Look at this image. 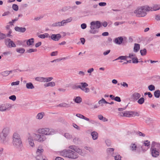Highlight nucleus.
<instances>
[{"label":"nucleus","mask_w":160,"mask_h":160,"mask_svg":"<svg viewBox=\"0 0 160 160\" xmlns=\"http://www.w3.org/2000/svg\"><path fill=\"white\" fill-rule=\"evenodd\" d=\"M61 155L71 159H76L78 158V155L75 152L70 150H64L60 152Z\"/></svg>","instance_id":"f257e3e1"},{"label":"nucleus","mask_w":160,"mask_h":160,"mask_svg":"<svg viewBox=\"0 0 160 160\" xmlns=\"http://www.w3.org/2000/svg\"><path fill=\"white\" fill-rule=\"evenodd\" d=\"M148 6H142L138 8L134 11V13L137 17H144L147 15V12H149Z\"/></svg>","instance_id":"f03ea898"},{"label":"nucleus","mask_w":160,"mask_h":160,"mask_svg":"<svg viewBox=\"0 0 160 160\" xmlns=\"http://www.w3.org/2000/svg\"><path fill=\"white\" fill-rule=\"evenodd\" d=\"M38 133L42 134L45 136H50L54 135L55 133V130L48 128H39L37 131Z\"/></svg>","instance_id":"7ed1b4c3"},{"label":"nucleus","mask_w":160,"mask_h":160,"mask_svg":"<svg viewBox=\"0 0 160 160\" xmlns=\"http://www.w3.org/2000/svg\"><path fill=\"white\" fill-rule=\"evenodd\" d=\"M12 142L13 145L17 148H19L22 146L21 139L18 133H14Z\"/></svg>","instance_id":"20e7f679"},{"label":"nucleus","mask_w":160,"mask_h":160,"mask_svg":"<svg viewBox=\"0 0 160 160\" xmlns=\"http://www.w3.org/2000/svg\"><path fill=\"white\" fill-rule=\"evenodd\" d=\"M9 133V128L6 127L3 129L0 134V140L2 142L5 143L7 142L8 140V136Z\"/></svg>","instance_id":"39448f33"},{"label":"nucleus","mask_w":160,"mask_h":160,"mask_svg":"<svg viewBox=\"0 0 160 160\" xmlns=\"http://www.w3.org/2000/svg\"><path fill=\"white\" fill-rule=\"evenodd\" d=\"M90 28L91 30L90 31V32L91 33H95L97 31L95 29L99 28L101 25L100 22L99 21L92 22L90 23Z\"/></svg>","instance_id":"423d86ee"},{"label":"nucleus","mask_w":160,"mask_h":160,"mask_svg":"<svg viewBox=\"0 0 160 160\" xmlns=\"http://www.w3.org/2000/svg\"><path fill=\"white\" fill-rule=\"evenodd\" d=\"M88 85L86 82H81L79 85L77 86V88L80 89L82 91L86 93H88L90 92V89L87 87Z\"/></svg>","instance_id":"0eeeda50"},{"label":"nucleus","mask_w":160,"mask_h":160,"mask_svg":"<svg viewBox=\"0 0 160 160\" xmlns=\"http://www.w3.org/2000/svg\"><path fill=\"white\" fill-rule=\"evenodd\" d=\"M34 135L36 136V137L34 138V140L38 142L42 143L46 140V138L45 136L42 134L36 133V134Z\"/></svg>","instance_id":"6e6552de"},{"label":"nucleus","mask_w":160,"mask_h":160,"mask_svg":"<svg viewBox=\"0 0 160 160\" xmlns=\"http://www.w3.org/2000/svg\"><path fill=\"white\" fill-rule=\"evenodd\" d=\"M53 79L52 77L44 78L43 77H38L35 78V80L37 81L42 82H48L51 81Z\"/></svg>","instance_id":"1a4fd4ad"},{"label":"nucleus","mask_w":160,"mask_h":160,"mask_svg":"<svg viewBox=\"0 0 160 160\" xmlns=\"http://www.w3.org/2000/svg\"><path fill=\"white\" fill-rule=\"evenodd\" d=\"M125 117H133L135 116H138L139 114L137 112L134 111H126L125 112Z\"/></svg>","instance_id":"9d476101"},{"label":"nucleus","mask_w":160,"mask_h":160,"mask_svg":"<svg viewBox=\"0 0 160 160\" xmlns=\"http://www.w3.org/2000/svg\"><path fill=\"white\" fill-rule=\"evenodd\" d=\"M74 152H76L77 154L78 153L80 155L83 156H85L87 153V152L85 150H82L80 148H76Z\"/></svg>","instance_id":"9b49d317"},{"label":"nucleus","mask_w":160,"mask_h":160,"mask_svg":"<svg viewBox=\"0 0 160 160\" xmlns=\"http://www.w3.org/2000/svg\"><path fill=\"white\" fill-rule=\"evenodd\" d=\"M148 8L149 11H156L160 9V5L155 4L152 7H149L148 6Z\"/></svg>","instance_id":"f8f14e48"},{"label":"nucleus","mask_w":160,"mask_h":160,"mask_svg":"<svg viewBox=\"0 0 160 160\" xmlns=\"http://www.w3.org/2000/svg\"><path fill=\"white\" fill-rule=\"evenodd\" d=\"M51 39L54 41H58L61 38V35L59 34H52L50 36Z\"/></svg>","instance_id":"ddd939ff"},{"label":"nucleus","mask_w":160,"mask_h":160,"mask_svg":"<svg viewBox=\"0 0 160 160\" xmlns=\"http://www.w3.org/2000/svg\"><path fill=\"white\" fill-rule=\"evenodd\" d=\"M76 116L78 118H79L81 119H83L87 121H89V122L92 123H93L94 122V121L92 120H90L89 118H86L83 115L80 114H77L76 115Z\"/></svg>","instance_id":"4468645a"},{"label":"nucleus","mask_w":160,"mask_h":160,"mask_svg":"<svg viewBox=\"0 0 160 160\" xmlns=\"http://www.w3.org/2000/svg\"><path fill=\"white\" fill-rule=\"evenodd\" d=\"M151 154L152 157H157L159 155V152L157 148H155L152 150Z\"/></svg>","instance_id":"2eb2a0df"},{"label":"nucleus","mask_w":160,"mask_h":160,"mask_svg":"<svg viewBox=\"0 0 160 160\" xmlns=\"http://www.w3.org/2000/svg\"><path fill=\"white\" fill-rule=\"evenodd\" d=\"M141 97L140 94L138 92H135L132 95V98L134 101L138 100Z\"/></svg>","instance_id":"dca6fc26"},{"label":"nucleus","mask_w":160,"mask_h":160,"mask_svg":"<svg viewBox=\"0 0 160 160\" xmlns=\"http://www.w3.org/2000/svg\"><path fill=\"white\" fill-rule=\"evenodd\" d=\"M123 41V38L122 37H120L115 38L114 42L116 44L120 45L122 43Z\"/></svg>","instance_id":"f3484780"},{"label":"nucleus","mask_w":160,"mask_h":160,"mask_svg":"<svg viewBox=\"0 0 160 160\" xmlns=\"http://www.w3.org/2000/svg\"><path fill=\"white\" fill-rule=\"evenodd\" d=\"M34 134H36V133H33L31 134L28 133L27 135V140H34V138L36 137V136Z\"/></svg>","instance_id":"a211bd4d"},{"label":"nucleus","mask_w":160,"mask_h":160,"mask_svg":"<svg viewBox=\"0 0 160 160\" xmlns=\"http://www.w3.org/2000/svg\"><path fill=\"white\" fill-rule=\"evenodd\" d=\"M6 40L8 41V46L9 47H16V45L14 43V42L12 41L10 39H7Z\"/></svg>","instance_id":"6ab92c4d"},{"label":"nucleus","mask_w":160,"mask_h":160,"mask_svg":"<svg viewBox=\"0 0 160 160\" xmlns=\"http://www.w3.org/2000/svg\"><path fill=\"white\" fill-rule=\"evenodd\" d=\"M140 49V45L139 44L135 43L133 48V51L135 52H138Z\"/></svg>","instance_id":"aec40b11"},{"label":"nucleus","mask_w":160,"mask_h":160,"mask_svg":"<svg viewBox=\"0 0 160 160\" xmlns=\"http://www.w3.org/2000/svg\"><path fill=\"white\" fill-rule=\"evenodd\" d=\"M15 30L18 32H23L25 31L26 29L25 28L16 27L15 28Z\"/></svg>","instance_id":"412c9836"},{"label":"nucleus","mask_w":160,"mask_h":160,"mask_svg":"<svg viewBox=\"0 0 160 160\" xmlns=\"http://www.w3.org/2000/svg\"><path fill=\"white\" fill-rule=\"evenodd\" d=\"M45 113L44 112H41L38 113L36 116V118L37 119H41L44 116Z\"/></svg>","instance_id":"4be33fe9"},{"label":"nucleus","mask_w":160,"mask_h":160,"mask_svg":"<svg viewBox=\"0 0 160 160\" xmlns=\"http://www.w3.org/2000/svg\"><path fill=\"white\" fill-rule=\"evenodd\" d=\"M26 87L28 89H33L34 88V87L32 83L31 82H29L26 83Z\"/></svg>","instance_id":"5701e85b"},{"label":"nucleus","mask_w":160,"mask_h":160,"mask_svg":"<svg viewBox=\"0 0 160 160\" xmlns=\"http://www.w3.org/2000/svg\"><path fill=\"white\" fill-rule=\"evenodd\" d=\"M12 71H6L3 72L1 73V74L3 77H6L8 76L10 73H12Z\"/></svg>","instance_id":"b1692460"},{"label":"nucleus","mask_w":160,"mask_h":160,"mask_svg":"<svg viewBox=\"0 0 160 160\" xmlns=\"http://www.w3.org/2000/svg\"><path fill=\"white\" fill-rule=\"evenodd\" d=\"M55 85V83L54 82H52L46 83L44 84V86L45 87H54Z\"/></svg>","instance_id":"393cba45"},{"label":"nucleus","mask_w":160,"mask_h":160,"mask_svg":"<svg viewBox=\"0 0 160 160\" xmlns=\"http://www.w3.org/2000/svg\"><path fill=\"white\" fill-rule=\"evenodd\" d=\"M91 135L92 136L93 140H96L98 138V133L96 132H93L91 133Z\"/></svg>","instance_id":"a878e982"},{"label":"nucleus","mask_w":160,"mask_h":160,"mask_svg":"<svg viewBox=\"0 0 160 160\" xmlns=\"http://www.w3.org/2000/svg\"><path fill=\"white\" fill-rule=\"evenodd\" d=\"M34 41V39L33 38H31L28 40L27 42V45L28 46H30L33 45Z\"/></svg>","instance_id":"bb28decb"},{"label":"nucleus","mask_w":160,"mask_h":160,"mask_svg":"<svg viewBox=\"0 0 160 160\" xmlns=\"http://www.w3.org/2000/svg\"><path fill=\"white\" fill-rule=\"evenodd\" d=\"M58 106L61 107L68 108L70 106V104L65 102H63L60 104Z\"/></svg>","instance_id":"cd10ccee"},{"label":"nucleus","mask_w":160,"mask_h":160,"mask_svg":"<svg viewBox=\"0 0 160 160\" xmlns=\"http://www.w3.org/2000/svg\"><path fill=\"white\" fill-rule=\"evenodd\" d=\"M154 95L155 97L158 98L160 96V90H156L154 93Z\"/></svg>","instance_id":"c85d7f7f"},{"label":"nucleus","mask_w":160,"mask_h":160,"mask_svg":"<svg viewBox=\"0 0 160 160\" xmlns=\"http://www.w3.org/2000/svg\"><path fill=\"white\" fill-rule=\"evenodd\" d=\"M130 148L131 150L135 151L137 148V145L134 143H132L130 146Z\"/></svg>","instance_id":"c756f323"},{"label":"nucleus","mask_w":160,"mask_h":160,"mask_svg":"<svg viewBox=\"0 0 160 160\" xmlns=\"http://www.w3.org/2000/svg\"><path fill=\"white\" fill-rule=\"evenodd\" d=\"M38 37L44 39L46 38L49 37V34L47 33H45L44 34H41L38 36Z\"/></svg>","instance_id":"7c9ffc66"},{"label":"nucleus","mask_w":160,"mask_h":160,"mask_svg":"<svg viewBox=\"0 0 160 160\" xmlns=\"http://www.w3.org/2000/svg\"><path fill=\"white\" fill-rule=\"evenodd\" d=\"M74 102L78 103H79L82 101V99L80 97H77L74 100Z\"/></svg>","instance_id":"2f4dec72"},{"label":"nucleus","mask_w":160,"mask_h":160,"mask_svg":"<svg viewBox=\"0 0 160 160\" xmlns=\"http://www.w3.org/2000/svg\"><path fill=\"white\" fill-rule=\"evenodd\" d=\"M64 137L68 139H70L72 138V135L68 133H65Z\"/></svg>","instance_id":"473e14b6"},{"label":"nucleus","mask_w":160,"mask_h":160,"mask_svg":"<svg viewBox=\"0 0 160 160\" xmlns=\"http://www.w3.org/2000/svg\"><path fill=\"white\" fill-rule=\"evenodd\" d=\"M98 103L99 104H104V103H106V104L109 103V102H107L105 100V99L103 98H102V99L101 100L99 101Z\"/></svg>","instance_id":"72a5a7b5"},{"label":"nucleus","mask_w":160,"mask_h":160,"mask_svg":"<svg viewBox=\"0 0 160 160\" xmlns=\"http://www.w3.org/2000/svg\"><path fill=\"white\" fill-rule=\"evenodd\" d=\"M16 51L19 53H23L24 52L25 50L23 48H17L16 49Z\"/></svg>","instance_id":"f704fd0d"},{"label":"nucleus","mask_w":160,"mask_h":160,"mask_svg":"<svg viewBox=\"0 0 160 160\" xmlns=\"http://www.w3.org/2000/svg\"><path fill=\"white\" fill-rule=\"evenodd\" d=\"M43 152V149L41 147H38L37 151V153L38 155H39L41 153Z\"/></svg>","instance_id":"c9c22d12"},{"label":"nucleus","mask_w":160,"mask_h":160,"mask_svg":"<svg viewBox=\"0 0 160 160\" xmlns=\"http://www.w3.org/2000/svg\"><path fill=\"white\" fill-rule=\"evenodd\" d=\"M46 158L44 156L38 155L36 157V159L37 160H44Z\"/></svg>","instance_id":"e433bc0d"},{"label":"nucleus","mask_w":160,"mask_h":160,"mask_svg":"<svg viewBox=\"0 0 160 160\" xmlns=\"http://www.w3.org/2000/svg\"><path fill=\"white\" fill-rule=\"evenodd\" d=\"M29 144L32 147H34V140H27Z\"/></svg>","instance_id":"4c0bfd02"},{"label":"nucleus","mask_w":160,"mask_h":160,"mask_svg":"<svg viewBox=\"0 0 160 160\" xmlns=\"http://www.w3.org/2000/svg\"><path fill=\"white\" fill-rule=\"evenodd\" d=\"M144 99L143 98H141L138 101V102L140 104H142L144 102Z\"/></svg>","instance_id":"58836bf2"},{"label":"nucleus","mask_w":160,"mask_h":160,"mask_svg":"<svg viewBox=\"0 0 160 160\" xmlns=\"http://www.w3.org/2000/svg\"><path fill=\"white\" fill-rule=\"evenodd\" d=\"M140 52L141 55L142 56H144L146 54L147 50L145 48H144L142 50H141L140 51Z\"/></svg>","instance_id":"ea45409f"},{"label":"nucleus","mask_w":160,"mask_h":160,"mask_svg":"<svg viewBox=\"0 0 160 160\" xmlns=\"http://www.w3.org/2000/svg\"><path fill=\"white\" fill-rule=\"evenodd\" d=\"M112 156L114 157L115 160H121V157L119 155H112Z\"/></svg>","instance_id":"a19ab883"},{"label":"nucleus","mask_w":160,"mask_h":160,"mask_svg":"<svg viewBox=\"0 0 160 160\" xmlns=\"http://www.w3.org/2000/svg\"><path fill=\"white\" fill-rule=\"evenodd\" d=\"M127 58L126 56H120L118 57V58L115 60H126V58Z\"/></svg>","instance_id":"79ce46f5"},{"label":"nucleus","mask_w":160,"mask_h":160,"mask_svg":"<svg viewBox=\"0 0 160 160\" xmlns=\"http://www.w3.org/2000/svg\"><path fill=\"white\" fill-rule=\"evenodd\" d=\"M136 57V54H134L133 53H129V56H127V57L130 58L132 59H133V58H135Z\"/></svg>","instance_id":"37998d69"},{"label":"nucleus","mask_w":160,"mask_h":160,"mask_svg":"<svg viewBox=\"0 0 160 160\" xmlns=\"http://www.w3.org/2000/svg\"><path fill=\"white\" fill-rule=\"evenodd\" d=\"M148 88L150 91H153L155 90V87L153 85H150L148 86Z\"/></svg>","instance_id":"c03bdc74"},{"label":"nucleus","mask_w":160,"mask_h":160,"mask_svg":"<svg viewBox=\"0 0 160 160\" xmlns=\"http://www.w3.org/2000/svg\"><path fill=\"white\" fill-rule=\"evenodd\" d=\"M3 105L4 106V108L5 109V111L8 109L11 108V104L9 103H6L5 104H4Z\"/></svg>","instance_id":"a18cd8bd"},{"label":"nucleus","mask_w":160,"mask_h":160,"mask_svg":"<svg viewBox=\"0 0 160 160\" xmlns=\"http://www.w3.org/2000/svg\"><path fill=\"white\" fill-rule=\"evenodd\" d=\"M53 27H60L61 26L60 22H56L52 25Z\"/></svg>","instance_id":"49530a36"},{"label":"nucleus","mask_w":160,"mask_h":160,"mask_svg":"<svg viewBox=\"0 0 160 160\" xmlns=\"http://www.w3.org/2000/svg\"><path fill=\"white\" fill-rule=\"evenodd\" d=\"M6 34L4 33H3L0 32V39H2L6 38Z\"/></svg>","instance_id":"de8ad7c7"},{"label":"nucleus","mask_w":160,"mask_h":160,"mask_svg":"<svg viewBox=\"0 0 160 160\" xmlns=\"http://www.w3.org/2000/svg\"><path fill=\"white\" fill-rule=\"evenodd\" d=\"M37 51V49H30L27 51V52L28 53H32L33 52H36Z\"/></svg>","instance_id":"09e8293b"},{"label":"nucleus","mask_w":160,"mask_h":160,"mask_svg":"<svg viewBox=\"0 0 160 160\" xmlns=\"http://www.w3.org/2000/svg\"><path fill=\"white\" fill-rule=\"evenodd\" d=\"M13 9L15 11H17L18 9V5L16 4H13L12 6Z\"/></svg>","instance_id":"8fccbe9b"},{"label":"nucleus","mask_w":160,"mask_h":160,"mask_svg":"<svg viewBox=\"0 0 160 160\" xmlns=\"http://www.w3.org/2000/svg\"><path fill=\"white\" fill-rule=\"evenodd\" d=\"M132 63H136L138 62V59L136 57L132 59Z\"/></svg>","instance_id":"3c124183"},{"label":"nucleus","mask_w":160,"mask_h":160,"mask_svg":"<svg viewBox=\"0 0 160 160\" xmlns=\"http://www.w3.org/2000/svg\"><path fill=\"white\" fill-rule=\"evenodd\" d=\"M9 98L10 99L12 100L13 101H15L16 100V98L15 95H12L10 96L9 97Z\"/></svg>","instance_id":"603ef678"},{"label":"nucleus","mask_w":160,"mask_h":160,"mask_svg":"<svg viewBox=\"0 0 160 160\" xmlns=\"http://www.w3.org/2000/svg\"><path fill=\"white\" fill-rule=\"evenodd\" d=\"M143 144L145 146L148 147L150 146V142L148 140H146L144 142Z\"/></svg>","instance_id":"864d4df0"},{"label":"nucleus","mask_w":160,"mask_h":160,"mask_svg":"<svg viewBox=\"0 0 160 160\" xmlns=\"http://www.w3.org/2000/svg\"><path fill=\"white\" fill-rule=\"evenodd\" d=\"M20 82L18 81H17L16 82H13L11 83V85L14 86V85H18L19 84Z\"/></svg>","instance_id":"5fc2aeb1"},{"label":"nucleus","mask_w":160,"mask_h":160,"mask_svg":"<svg viewBox=\"0 0 160 160\" xmlns=\"http://www.w3.org/2000/svg\"><path fill=\"white\" fill-rule=\"evenodd\" d=\"M76 148V147L75 145H71L69 147V148L74 151H75Z\"/></svg>","instance_id":"6e6d98bb"},{"label":"nucleus","mask_w":160,"mask_h":160,"mask_svg":"<svg viewBox=\"0 0 160 160\" xmlns=\"http://www.w3.org/2000/svg\"><path fill=\"white\" fill-rule=\"evenodd\" d=\"M60 22H61V26H64L66 25L67 23V22L65 20H62V21H61Z\"/></svg>","instance_id":"4d7b16f0"},{"label":"nucleus","mask_w":160,"mask_h":160,"mask_svg":"<svg viewBox=\"0 0 160 160\" xmlns=\"http://www.w3.org/2000/svg\"><path fill=\"white\" fill-rule=\"evenodd\" d=\"M5 107L3 104L0 105V111H5Z\"/></svg>","instance_id":"13d9d810"},{"label":"nucleus","mask_w":160,"mask_h":160,"mask_svg":"<svg viewBox=\"0 0 160 160\" xmlns=\"http://www.w3.org/2000/svg\"><path fill=\"white\" fill-rule=\"evenodd\" d=\"M10 12L9 11H7L4 12L2 14V16H6L10 14Z\"/></svg>","instance_id":"bf43d9fd"},{"label":"nucleus","mask_w":160,"mask_h":160,"mask_svg":"<svg viewBox=\"0 0 160 160\" xmlns=\"http://www.w3.org/2000/svg\"><path fill=\"white\" fill-rule=\"evenodd\" d=\"M18 19V18H16L12 20V21L10 22L9 23L11 25H13V23L17 21Z\"/></svg>","instance_id":"052dcab7"},{"label":"nucleus","mask_w":160,"mask_h":160,"mask_svg":"<svg viewBox=\"0 0 160 160\" xmlns=\"http://www.w3.org/2000/svg\"><path fill=\"white\" fill-rule=\"evenodd\" d=\"M115 101L118 102H120L121 101V100L120 99V98L119 97H116L114 98V99Z\"/></svg>","instance_id":"680f3d73"},{"label":"nucleus","mask_w":160,"mask_h":160,"mask_svg":"<svg viewBox=\"0 0 160 160\" xmlns=\"http://www.w3.org/2000/svg\"><path fill=\"white\" fill-rule=\"evenodd\" d=\"M111 50H108L107 51H106L105 52H104L103 53V55L104 56H106L110 52Z\"/></svg>","instance_id":"e2e57ef3"},{"label":"nucleus","mask_w":160,"mask_h":160,"mask_svg":"<svg viewBox=\"0 0 160 160\" xmlns=\"http://www.w3.org/2000/svg\"><path fill=\"white\" fill-rule=\"evenodd\" d=\"M58 53V51L53 52L51 53V55L52 56H56L57 55Z\"/></svg>","instance_id":"0e129e2a"},{"label":"nucleus","mask_w":160,"mask_h":160,"mask_svg":"<svg viewBox=\"0 0 160 160\" xmlns=\"http://www.w3.org/2000/svg\"><path fill=\"white\" fill-rule=\"evenodd\" d=\"M79 140V138H74L73 140V142L75 143H78V141Z\"/></svg>","instance_id":"69168bd1"},{"label":"nucleus","mask_w":160,"mask_h":160,"mask_svg":"<svg viewBox=\"0 0 160 160\" xmlns=\"http://www.w3.org/2000/svg\"><path fill=\"white\" fill-rule=\"evenodd\" d=\"M72 17H70L68 18L66 20H65L67 22V23L68 22H70L72 21Z\"/></svg>","instance_id":"338daca9"},{"label":"nucleus","mask_w":160,"mask_h":160,"mask_svg":"<svg viewBox=\"0 0 160 160\" xmlns=\"http://www.w3.org/2000/svg\"><path fill=\"white\" fill-rule=\"evenodd\" d=\"M98 5L100 6H104L106 5V3L105 2H100L98 3Z\"/></svg>","instance_id":"774afa93"}]
</instances>
